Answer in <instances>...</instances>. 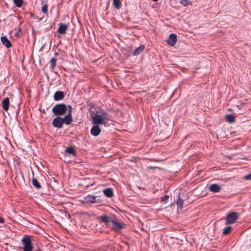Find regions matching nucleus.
<instances>
[{"mask_svg":"<svg viewBox=\"0 0 251 251\" xmlns=\"http://www.w3.org/2000/svg\"><path fill=\"white\" fill-rule=\"evenodd\" d=\"M176 203H177L178 206H179L180 207V209H181L182 207V205H183L182 200L180 198H178L177 200Z\"/></svg>","mask_w":251,"mask_h":251,"instance_id":"obj_26","label":"nucleus"},{"mask_svg":"<svg viewBox=\"0 0 251 251\" xmlns=\"http://www.w3.org/2000/svg\"><path fill=\"white\" fill-rule=\"evenodd\" d=\"M65 151L68 153L70 154L75 155V148L73 147H70L67 148L65 150Z\"/></svg>","mask_w":251,"mask_h":251,"instance_id":"obj_19","label":"nucleus"},{"mask_svg":"<svg viewBox=\"0 0 251 251\" xmlns=\"http://www.w3.org/2000/svg\"><path fill=\"white\" fill-rule=\"evenodd\" d=\"M209 189L211 191L216 193L220 191L221 187L216 184H213L210 186Z\"/></svg>","mask_w":251,"mask_h":251,"instance_id":"obj_15","label":"nucleus"},{"mask_svg":"<svg viewBox=\"0 0 251 251\" xmlns=\"http://www.w3.org/2000/svg\"><path fill=\"white\" fill-rule=\"evenodd\" d=\"M124 227V224L122 223L117 222L116 219H113L110 228L115 230H120Z\"/></svg>","mask_w":251,"mask_h":251,"instance_id":"obj_7","label":"nucleus"},{"mask_svg":"<svg viewBox=\"0 0 251 251\" xmlns=\"http://www.w3.org/2000/svg\"><path fill=\"white\" fill-rule=\"evenodd\" d=\"M63 124L62 118L57 117L52 121V125L57 128H61Z\"/></svg>","mask_w":251,"mask_h":251,"instance_id":"obj_9","label":"nucleus"},{"mask_svg":"<svg viewBox=\"0 0 251 251\" xmlns=\"http://www.w3.org/2000/svg\"><path fill=\"white\" fill-rule=\"evenodd\" d=\"M169 197L168 195H165L164 197H162L161 200H162V201L166 202L168 201Z\"/></svg>","mask_w":251,"mask_h":251,"instance_id":"obj_29","label":"nucleus"},{"mask_svg":"<svg viewBox=\"0 0 251 251\" xmlns=\"http://www.w3.org/2000/svg\"><path fill=\"white\" fill-rule=\"evenodd\" d=\"M180 3L184 6L191 5L192 4V2L189 0H181Z\"/></svg>","mask_w":251,"mask_h":251,"instance_id":"obj_21","label":"nucleus"},{"mask_svg":"<svg viewBox=\"0 0 251 251\" xmlns=\"http://www.w3.org/2000/svg\"><path fill=\"white\" fill-rule=\"evenodd\" d=\"M244 179L246 180H250L251 179V173L249 175L244 176Z\"/></svg>","mask_w":251,"mask_h":251,"instance_id":"obj_30","label":"nucleus"},{"mask_svg":"<svg viewBox=\"0 0 251 251\" xmlns=\"http://www.w3.org/2000/svg\"><path fill=\"white\" fill-rule=\"evenodd\" d=\"M145 48V47L144 46H140L137 48L133 52L134 55H137L139 53H140L141 52H142Z\"/></svg>","mask_w":251,"mask_h":251,"instance_id":"obj_18","label":"nucleus"},{"mask_svg":"<svg viewBox=\"0 0 251 251\" xmlns=\"http://www.w3.org/2000/svg\"><path fill=\"white\" fill-rule=\"evenodd\" d=\"M68 112L67 115L62 118L63 123L69 125L72 123L73 119L72 117V108L71 106H68Z\"/></svg>","mask_w":251,"mask_h":251,"instance_id":"obj_5","label":"nucleus"},{"mask_svg":"<svg viewBox=\"0 0 251 251\" xmlns=\"http://www.w3.org/2000/svg\"><path fill=\"white\" fill-rule=\"evenodd\" d=\"M176 35L175 34H171L167 40V43L171 46H174L176 44Z\"/></svg>","mask_w":251,"mask_h":251,"instance_id":"obj_11","label":"nucleus"},{"mask_svg":"<svg viewBox=\"0 0 251 251\" xmlns=\"http://www.w3.org/2000/svg\"><path fill=\"white\" fill-rule=\"evenodd\" d=\"M1 41L2 44L6 48H10L11 46V44L9 40L5 36L1 37Z\"/></svg>","mask_w":251,"mask_h":251,"instance_id":"obj_14","label":"nucleus"},{"mask_svg":"<svg viewBox=\"0 0 251 251\" xmlns=\"http://www.w3.org/2000/svg\"><path fill=\"white\" fill-rule=\"evenodd\" d=\"M3 222V220L2 219V218H1L0 217V223H2Z\"/></svg>","mask_w":251,"mask_h":251,"instance_id":"obj_31","label":"nucleus"},{"mask_svg":"<svg viewBox=\"0 0 251 251\" xmlns=\"http://www.w3.org/2000/svg\"><path fill=\"white\" fill-rule=\"evenodd\" d=\"M42 11L43 13H46L48 11V7L47 5H44L42 7Z\"/></svg>","mask_w":251,"mask_h":251,"instance_id":"obj_28","label":"nucleus"},{"mask_svg":"<svg viewBox=\"0 0 251 251\" xmlns=\"http://www.w3.org/2000/svg\"><path fill=\"white\" fill-rule=\"evenodd\" d=\"M96 196L92 195H88L86 197H84V199L86 201L91 203H96Z\"/></svg>","mask_w":251,"mask_h":251,"instance_id":"obj_12","label":"nucleus"},{"mask_svg":"<svg viewBox=\"0 0 251 251\" xmlns=\"http://www.w3.org/2000/svg\"><path fill=\"white\" fill-rule=\"evenodd\" d=\"M22 242L23 245V249L24 251H31L33 249L31 241L29 237H24L22 239Z\"/></svg>","mask_w":251,"mask_h":251,"instance_id":"obj_3","label":"nucleus"},{"mask_svg":"<svg viewBox=\"0 0 251 251\" xmlns=\"http://www.w3.org/2000/svg\"><path fill=\"white\" fill-rule=\"evenodd\" d=\"M69 27L68 25L59 23L58 24V28L57 31L59 33L61 34H65L66 33V30Z\"/></svg>","mask_w":251,"mask_h":251,"instance_id":"obj_10","label":"nucleus"},{"mask_svg":"<svg viewBox=\"0 0 251 251\" xmlns=\"http://www.w3.org/2000/svg\"><path fill=\"white\" fill-rule=\"evenodd\" d=\"M239 217V214L236 212H232L227 215L226 219V223L228 224H232L235 222Z\"/></svg>","mask_w":251,"mask_h":251,"instance_id":"obj_4","label":"nucleus"},{"mask_svg":"<svg viewBox=\"0 0 251 251\" xmlns=\"http://www.w3.org/2000/svg\"><path fill=\"white\" fill-rule=\"evenodd\" d=\"M32 183L35 187L37 188H40L41 187V185L36 178H33L32 180Z\"/></svg>","mask_w":251,"mask_h":251,"instance_id":"obj_20","label":"nucleus"},{"mask_svg":"<svg viewBox=\"0 0 251 251\" xmlns=\"http://www.w3.org/2000/svg\"><path fill=\"white\" fill-rule=\"evenodd\" d=\"M231 227L230 226H227L224 229L223 231V233L224 235H227L231 231Z\"/></svg>","mask_w":251,"mask_h":251,"instance_id":"obj_24","label":"nucleus"},{"mask_svg":"<svg viewBox=\"0 0 251 251\" xmlns=\"http://www.w3.org/2000/svg\"><path fill=\"white\" fill-rule=\"evenodd\" d=\"M92 124L103 125L106 126L110 117L108 114L103 111H92L90 114Z\"/></svg>","mask_w":251,"mask_h":251,"instance_id":"obj_1","label":"nucleus"},{"mask_svg":"<svg viewBox=\"0 0 251 251\" xmlns=\"http://www.w3.org/2000/svg\"><path fill=\"white\" fill-rule=\"evenodd\" d=\"M14 2L18 7H21L23 4V0H14Z\"/></svg>","mask_w":251,"mask_h":251,"instance_id":"obj_25","label":"nucleus"},{"mask_svg":"<svg viewBox=\"0 0 251 251\" xmlns=\"http://www.w3.org/2000/svg\"><path fill=\"white\" fill-rule=\"evenodd\" d=\"M113 4L117 9H119L121 6L120 0H113Z\"/></svg>","mask_w":251,"mask_h":251,"instance_id":"obj_23","label":"nucleus"},{"mask_svg":"<svg viewBox=\"0 0 251 251\" xmlns=\"http://www.w3.org/2000/svg\"><path fill=\"white\" fill-rule=\"evenodd\" d=\"M64 94L61 91L56 92L54 95V99L55 100H59L63 99Z\"/></svg>","mask_w":251,"mask_h":251,"instance_id":"obj_13","label":"nucleus"},{"mask_svg":"<svg viewBox=\"0 0 251 251\" xmlns=\"http://www.w3.org/2000/svg\"><path fill=\"white\" fill-rule=\"evenodd\" d=\"M9 100L6 98L2 100V107L4 110L7 111L9 107Z\"/></svg>","mask_w":251,"mask_h":251,"instance_id":"obj_16","label":"nucleus"},{"mask_svg":"<svg viewBox=\"0 0 251 251\" xmlns=\"http://www.w3.org/2000/svg\"><path fill=\"white\" fill-rule=\"evenodd\" d=\"M114 218L106 215H102L99 217V219L109 227H110Z\"/></svg>","mask_w":251,"mask_h":251,"instance_id":"obj_6","label":"nucleus"},{"mask_svg":"<svg viewBox=\"0 0 251 251\" xmlns=\"http://www.w3.org/2000/svg\"><path fill=\"white\" fill-rule=\"evenodd\" d=\"M67 110V107L64 104H59L52 108V112L55 115H63Z\"/></svg>","mask_w":251,"mask_h":251,"instance_id":"obj_2","label":"nucleus"},{"mask_svg":"<svg viewBox=\"0 0 251 251\" xmlns=\"http://www.w3.org/2000/svg\"><path fill=\"white\" fill-rule=\"evenodd\" d=\"M56 60L55 59V58H52L51 59V67L52 69H53L55 65H56Z\"/></svg>","mask_w":251,"mask_h":251,"instance_id":"obj_27","label":"nucleus"},{"mask_svg":"<svg viewBox=\"0 0 251 251\" xmlns=\"http://www.w3.org/2000/svg\"><path fill=\"white\" fill-rule=\"evenodd\" d=\"M104 194L107 197H111L113 194L112 190L110 188H107L103 190Z\"/></svg>","mask_w":251,"mask_h":251,"instance_id":"obj_17","label":"nucleus"},{"mask_svg":"<svg viewBox=\"0 0 251 251\" xmlns=\"http://www.w3.org/2000/svg\"><path fill=\"white\" fill-rule=\"evenodd\" d=\"M101 132L99 125L93 124V126L91 129V134L94 136H98Z\"/></svg>","mask_w":251,"mask_h":251,"instance_id":"obj_8","label":"nucleus"},{"mask_svg":"<svg viewBox=\"0 0 251 251\" xmlns=\"http://www.w3.org/2000/svg\"><path fill=\"white\" fill-rule=\"evenodd\" d=\"M153 1H157L158 0H152Z\"/></svg>","mask_w":251,"mask_h":251,"instance_id":"obj_32","label":"nucleus"},{"mask_svg":"<svg viewBox=\"0 0 251 251\" xmlns=\"http://www.w3.org/2000/svg\"><path fill=\"white\" fill-rule=\"evenodd\" d=\"M226 121L229 122V123H232L235 121L234 117L231 115H226Z\"/></svg>","mask_w":251,"mask_h":251,"instance_id":"obj_22","label":"nucleus"}]
</instances>
